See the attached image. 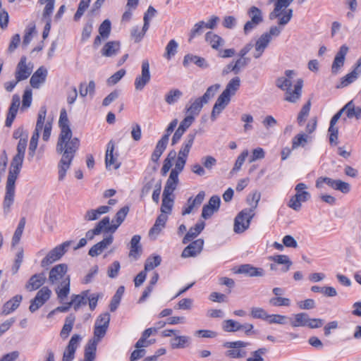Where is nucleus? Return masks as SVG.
<instances>
[{
    "instance_id": "nucleus-6",
    "label": "nucleus",
    "mask_w": 361,
    "mask_h": 361,
    "mask_svg": "<svg viewBox=\"0 0 361 361\" xmlns=\"http://www.w3.org/2000/svg\"><path fill=\"white\" fill-rule=\"evenodd\" d=\"M99 298V295L97 293L90 295L89 290H83L79 294H73L70 302H63V306L56 307L49 313L48 317H51L55 312H67L71 307H73L74 310L77 311L81 307L86 305L87 302L90 310L94 311L97 307Z\"/></svg>"
},
{
    "instance_id": "nucleus-34",
    "label": "nucleus",
    "mask_w": 361,
    "mask_h": 361,
    "mask_svg": "<svg viewBox=\"0 0 361 361\" xmlns=\"http://www.w3.org/2000/svg\"><path fill=\"white\" fill-rule=\"evenodd\" d=\"M140 236L135 235L130 240L129 257L137 259L142 253V247L140 244Z\"/></svg>"
},
{
    "instance_id": "nucleus-12",
    "label": "nucleus",
    "mask_w": 361,
    "mask_h": 361,
    "mask_svg": "<svg viewBox=\"0 0 361 361\" xmlns=\"http://www.w3.org/2000/svg\"><path fill=\"white\" fill-rule=\"evenodd\" d=\"M249 345L250 343L243 341L226 342L224 343V347L228 350H226V355L233 359L245 357L247 355V351L245 348Z\"/></svg>"
},
{
    "instance_id": "nucleus-19",
    "label": "nucleus",
    "mask_w": 361,
    "mask_h": 361,
    "mask_svg": "<svg viewBox=\"0 0 361 361\" xmlns=\"http://www.w3.org/2000/svg\"><path fill=\"white\" fill-rule=\"evenodd\" d=\"M221 200L219 196L211 197L207 204H204L202 211V217L204 219L210 218L216 212L220 207Z\"/></svg>"
},
{
    "instance_id": "nucleus-25",
    "label": "nucleus",
    "mask_w": 361,
    "mask_h": 361,
    "mask_svg": "<svg viewBox=\"0 0 361 361\" xmlns=\"http://www.w3.org/2000/svg\"><path fill=\"white\" fill-rule=\"evenodd\" d=\"M129 212V207L124 206L120 209L116 214L114 219L112 221V224L110 226H106V231L111 232H115L118 227L123 222L128 213Z\"/></svg>"
},
{
    "instance_id": "nucleus-20",
    "label": "nucleus",
    "mask_w": 361,
    "mask_h": 361,
    "mask_svg": "<svg viewBox=\"0 0 361 361\" xmlns=\"http://www.w3.org/2000/svg\"><path fill=\"white\" fill-rule=\"evenodd\" d=\"M205 193L200 191L195 197H190L185 205L183 207L182 214L187 215L190 214L195 208L198 207L204 201Z\"/></svg>"
},
{
    "instance_id": "nucleus-29",
    "label": "nucleus",
    "mask_w": 361,
    "mask_h": 361,
    "mask_svg": "<svg viewBox=\"0 0 361 361\" xmlns=\"http://www.w3.org/2000/svg\"><path fill=\"white\" fill-rule=\"evenodd\" d=\"M23 297L21 295H16L7 301L2 307L1 314L8 315L15 311L20 305Z\"/></svg>"
},
{
    "instance_id": "nucleus-55",
    "label": "nucleus",
    "mask_w": 361,
    "mask_h": 361,
    "mask_svg": "<svg viewBox=\"0 0 361 361\" xmlns=\"http://www.w3.org/2000/svg\"><path fill=\"white\" fill-rule=\"evenodd\" d=\"M183 95V92L178 89L171 90L165 95V101L169 104H173L176 102Z\"/></svg>"
},
{
    "instance_id": "nucleus-13",
    "label": "nucleus",
    "mask_w": 361,
    "mask_h": 361,
    "mask_svg": "<svg viewBox=\"0 0 361 361\" xmlns=\"http://www.w3.org/2000/svg\"><path fill=\"white\" fill-rule=\"evenodd\" d=\"M115 142L110 140L106 145L105 153V165L107 170H116L121 167V162L119 160V155L115 151Z\"/></svg>"
},
{
    "instance_id": "nucleus-51",
    "label": "nucleus",
    "mask_w": 361,
    "mask_h": 361,
    "mask_svg": "<svg viewBox=\"0 0 361 361\" xmlns=\"http://www.w3.org/2000/svg\"><path fill=\"white\" fill-rule=\"evenodd\" d=\"M240 85V80L239 77H235L229 81L224 91L231 97L235 94L237 90L239 89Z\"/></svg>"
},
{
    "instance_id": "nucleus-27",
    "label": "nucleus",
    "mask_w": 361,
    "mask_h": 361,
    "mask_svg": "<svg viewBox=\"0 0 361 361\" xmlns=\"http://www.w3.org/2000/svg\"><path fill=\"white\" fill-rule=\"evenodd\" d=\"M114 238L112 235H109L108 237L104 238L100 242L94 245L89 250V255L92 257H95L101 254L104 250H105L109 245H110L113 242Z\"/></svg>"
},
{
    "instance_id": "nucleus-61",
    "label": "nucleus",
    "mask_w": 361,
    "mask_h": 361,
    "mask_svg": "<svg viewBox=\"0 0 361 361\" xmlns=\"http://www.w3.org/2000/svg\"><path fill=\"white\" fill-rule=\"evenodd\" d=\"M271 259L277 264H285L286 267L283 269V271H288L292 264V262L286 255H278L271 257Z\"/></svg>"
},
{
    "instance_id": "nucleus-7",
    "label": "nucleus",
    "mask_w": 361,
    "mask_h": 361,
    "mask_svg": "<svg viewBox=\"0 0 361 361\" xmlns=\"http://www.w3.org/2000/svg\"><path fill=\"white\" fill-rule=\"evenodd\" d=\"M195 136V133H189L187 135L180 150L178 151L177 158L176 159L175 167L171 169L169 175L178 177L179 174L183 171L188 157L194 144Z\"/></svg>"
},
{
    "instance_id": "nucleus-42",
    "label": "nucleus",
    "mask_w": 361,
    "mask_h": 361,
    "mask_svg": "<svg viewBox=\"0 0 361 361\" xmlns=\"http://www.w3.org/2000/svg\"><path fill=\"white\" fill-rule=\"evenodd\" d=\"M271 39L269 35L264 33L260 36L255 44L256 53L255 54V58H259L264 52L266 47L268 46Z\"/></svg>"
},
{
    "instance_id": "nucleus-39",
    "label": "nucleus",
    "mask_w": 361,
    "mask_h": 361,
    "mask_svg": "<svg viewBox=\"0 0 361 361\" xmlns=\"http://www.w3.org/2000/svg\"><path fill=\"white\" fill-rule=\"evenodd\" d=\"M249 61L250 59L248 58L240 57L235 62H231L227 65L226 71L227 73L233 72L237 74L248 64Z\"/></svg>"
},
{
    "instance_id": "nucleus-47",
    "label": "nucleus",
    "mask_w": 361,
    "mask_h": 361,
    "mask_svg": "<svg viewBox=\"0 0 361 361\" xmlns=\"http://www.w3.org/2000/svg\"><path fill=\"white\" fill-rule=\"evenodd\" d=\"M143 20H144V25H143L141 32H139L138 35H136V31H137V27L133 28L131 32V35L134 38L135 42H140L142 39V38L144 37V35H145V32H147V30L149 27V18L148 17L147 13H145Z\"/></svg>"
},
{
    "instance_id": "nucleus-64",
    "label": "nucleus",
    "mask_w": 361,
    "mask_h": 361,
    "mask_svg": "<svg viewBox=\"0 0 361 361\" xmlns=\"http://www.w3.org/2000/svg\"><path fill=\"white\" fill-rule=\"evenodd\" d=\"M268 352L266 348H260L251 353V356L247 359V361H264L263 355Z\"/></svg>"
},
{
    "instance_id": "nucleus-1",
    "label": "nucleus",
    "mask_w": 361,
    "mask_h": 361,
    "mask_svg": "<svg viewBox=\"0 0 361 361\" xmlns=\"http://www.w3.org/2000/svg\"><path fill=\"white\" fill-rule=\"evenodd\" d=\"M58 124L60 133L56 144V152L61 154L58 164L59 179L61 180L65 178L66 172L71 165L80 147V141L76 137H73L70 121L65 109L61 110Z\"/></svg>"
},
{
    "instance_id": "nucleus-35",
    "label": "nucleus",
    "mask_w": 361,
    "mask_h": 361,
    "mask_svg": "<svg viewBox=\"0 0 361 361\" xmlns=\"http://www.w3.org/2000/svg\"><path fill=\"white\" fill-rule=\"evenodd\" d=\"M177 158V153L175 150H171L166 157L164 159L163 161V165L161 169V174L163 176L167 175L170 169L173 165V163H176V159Z\"/></svg>"
},
{
    "instance_id": "nucleus-43",
    "label": "nucleus",
    "mask_w": 361,
    "mask_h": 361,
    "mask_svg": "<svg viewBox=\"0 0 361 361\" xmlns=\"http://www.w3.org/2000/svg\"><path fill=\"white\" fill-rule=\"evenodd\" d=\"M120 44L118 42H108L103 47L101 53L102 55L106 57L112 56L119 51Z\"/></svg>"
},
{
    "instance_id": "nucleus-30",
    "label": "nucleus",
    "mask_w": 361,
    "mask_h": 361,
    "mask_svg": "<svg viewBox=\"0 0 361 361\" xmlns=\"http://www.w3.org/2000/svg\"><path fill=\"white\" fill-rule=\"evenodd\" d=\"M205 223L202 221L197 222L194 226L191 227L183 238V243L186 244L192 241L204 230Z\"/></svg>"
},
{
    "instance_id": "nucleus-45",
    "label": "nucleus",
    "mask_w": 361,
    "mask_h": 361,
    "mask_svg": "<svg viewBox=\"0 0 361 361\" xmlns=\"http://www.w3.org/2000/svg\"><path fill=\"white\" fill-rule=\"evenodd\" d=\"M205 104L201 97L197 98L189 106L186 107V114L188 115H192L195 118Z\"/></svg>"
},
{
    "instance_id": "nucleus-46",
    "label": "nucleus",
    "mask_w": 361,
    "mask_h": 361,
    "mask_svg": "<svg viewBox=\"0 0 361 361\" xmlns=\"http://www.w3.org/2000/svg\"><path fill=\"white\" fill-rule=\"evenodd\" d=\"M192 63L196 64L200 68H205L207 66L206 61L204 58L192 54L185 55L183 62V66H188L190 63Z\"/></svg>"
},
{
    "instance_id": "nucleus-26",
    "label": "nucleus",
    "mask_w": 361,
    "mask_h": 361,
    "mask_svg": "<svg viewBox=\"0 0 361 361\" xmlns=\"http://www.w3.org/2000/svg\"><path fill=\"white\" fill-rule=\"evenodd\" d=\"M341 116V111H338L336 114L334 115L330 121L328 132L329 135V142L331 145H336L338 144V129L336 126V124L340 119Z\"/></svg>"
},
{
    "instance_id": "nucleus-4",
    "label": "nucleus",
    "mask_w": 361,
    "mask_h": 361,
    "mask_svg": "<svg viewBox=\"0 0 361 361\" xmlns=\"http://www.w3.org/2000/svg\"><path fill=\"white\" fill-rule=\"evenodd\" d=\"M111 316L109 312L101 313L95 320L93 337L90 339L85 347L84 361H94L98 343L105 336L110 323Z\"/></svg>"
},
{
    "instance_id": "nucleus-8",
    "label": "nucleus",
    "mask_w": 361,
    "mask_h": 361,
    "mask_svg": "<svg viewBox=\"0 0 361 361\" xmlns=\"http://www.w3.org/2000/svg\"><path fill=\"white\" fill-rule=\"evenodd\" d=\"M178 177L169 175L163 192L162 203L161 212L165 214H171L173 206V198L172 197L173 192L178 184Z\"/></svg>"
},
{
    "instance_id": "nucleus-56",
    "label": "nucleus",
    "mask_w": 361,
    "mask_h": 361,
    "mask_svg": "<svg viewBox=\"0 0 361 361\" xmlns=\"http://www.w3.org/2000/svg\"><path fill=\"white\" fill-rule=\"evenodd\" d=\"M35 34V25L33 23H30L25 30V35L23 41V45L27 46L31 42L33 35Z\"/></svg>"
},
{
    "instance_id": "nucleus-59",
    "label": "nucleus",
    "mask_w": 361,
    "mask_h": 361,
    "mask_svg": "<svg viewBox=\"0 0 361 361\" xmlns=\"http://www.w3.org/2000/svg\"><path fill=\"white\" fill-rule=\"evenodd\" d=\"M336 180H334L329 177H319L316 180L315 186L317 188H323L324 185L326 184L332 189L335 190Z\"/></svg>"
},
{
    "instance_id": "nucleus-3",
    "label": "nucleus",
    "mask_w": 361,
    "mask_h": 361,
    "mask_svg": "<svg viewBox=\"0 0 361 361\" xmlns=\"http://www.w3.org/2000/svg\"><path fill=\"white\" fill-rule=\"evenodd\" d=\"M295 75L294 71L287 70L285 72V75L279 78L276 81V86L284 92L283 99L293 104L300 101L304 85L302 78L294 79Z\"/></svg>"
},
{
    "instance_id": "nucleus-58",
    "label": "nucleus",
    "mask_w": 361,
    "mask_h": 361,
    "mask_svg": "<svg viewBox=\"0 0 361 361\" xmlns=\"http://www.w3.org/2000/svg\"><path fill=\"white\" fill-rule=\"evenodd\" d=\"M269 304L274 307H289L291 304L290 300L281 296L274 297L269 300Z\"/></svg>"
},
{
    "instance_id": "nucleus-2",
    "label": "nucleus",
    "mask_w": 361,
    "mask_h": 361,
    "mask_svg": "<svg viewBox=\"0 0 361 361\" xmlns=\"http://www.w3.org/2000/svg\"><path fill=\"white\" fill-rule=\"evenodd\" d=\"M49 281L61 303L67 300L71 291V278L68 274L66 264L55 265L49 273Z\"/></svg>"
},
{
    "instance_id": "nucleus-28",
    "label": "nucleus",
    "mask_w": 361,
    "mask_h": 361,
    "mask_svg": "<svg viewBox=\"0 0 361 361\" xmlns=\"http://www.w3.org/2000/svg\"><path fill=\"white\" fill-rule=\"evenodd\" d=\"M231 101V96L224 91L216 99L212 112V115L219 114Z\"/></svg>"
},
{
    "instance_id": "nucleus-44",
    "label": "nucleus",
    "mask_w": 361,
    "mask_h": 361,
    "mask_svg": "<svg viewBox=\"0 0 361 361\" xmlns=\"http://www.w3.org/2000/svg\"><path fill=\"white\" fill-rule=\"evenodd\" d=\"M168 143L169 142L161 139L158 140L155 149L151 155V160L152 162L158 163L161 156L166 149Z\"/></svg>"
},
{
    "instance_id": "nucleus-31",
    "label": "nucleus",
    "mask_w": 361,
    "mask_h": 361,
    "mask_svg": "<svg viewBox=\"0 0 361 361\" xmlns=\"http://www.w3.org/2000/svg\"><path fill=\"white\" fill-rule=\"evenodd\" d=\"M45 283V277L43 273L34 274L25 284V289L33 291L39 288Z\"/></svg>"
},
{
    "instance_id": "nucleus-9",
    "label": "nucleus",
    "mask_w": 361,
    "mask_h": 361,
    "mask_svg": "<svg viewBox=\"0 0 361 361\" xmlns=\"http://www.w3.org/2000/svg\"><path fill=\"white\" fill-rule=\"evenodd\" d=\"M307 185L304 183H299L295 187V194L290 197L287 205L289 208L300 211L302 204L311 198V195L307 190Z\"/></svg>"
},
{
    "instance_id": "nucleus-5",
    "label": "nucleus",
    "mask_w": 361,
    "mask_h": 361,
    "mask_svg": "<svg viewBox=\"0 0 361 361\" xmlns=\"http://www.w3.org/2000/svg\"><path fill=\"white\" fill-rule=\"evenodd\" d=\"M24 157L15 155L11 164V169L8 172L6 194L4 200V209L5 212L10 210V207L13 203L15 196V183L20 172Z\"/></svg>"
},
{
    "instance_id": "nucleus-49",
    "label": "nucleus",
    "mask_w": 361,
    "mask_h": 361,
    "mask_svg": "<svg viewBox=\"0 0 361 361\" xmlns=\"http://www.w3.org/2000/svg\"><path fill=\"white\" fill-rule=\"evenodd\" d=\"M190 338L187 336H176L171 341L173 349L184 348L189 345Z\"/></svg>"
},
{
    "instance_id": "nucleus-10",
    "label": "nucleus",
    "mask_w": 361,
    "mask_h": 361,
    "mask_svg": "<svg viewBox=\"0 0 361 361\" xmlns=\"http://www.w3.org/2000/svg\"><path fill=\"white\" fill-rule=\"evenodd\" d=\"M293 0H277L275 3V7L273 13L271 14L270 18H279V24L281 25H286L291 19L293 16V10L288 9L285 12L281 13L282 8H287Z\"/></svg>"
},
{
    "instance_id": "nucleus-52",
    "label": "nucleus",
    "mask_w": 361,
    "mask_h": 361,
    "mask_svg": "<svg viewBox=\"0 0 361 361\" xmlns=\"http://www.w3.org/2000/svg\"><path fill=\"white\" fill-rule=\"evenodd\" d=\"M311 108V100L309 99L302 107L297 118L298 123L300 126H302L306 118L308 116Z\"/></svg>"
},
{
    "instance_id": "nucleus-36",
    "label": "nucleus",
    "mask_w": 361,
    "mask_h": 361,
    "mask_svg": "<svg viewBox=\"0 0 361 361\" xmlns=\"http://www.w3.org/2000/svg\"><path fill=\"white\" fill-rule=\"evenodd\" d=\"M110 207L109 206H100L96 209H90L87 211L85 214L84 219L87 221H94L104 214L109 212Z\"/></svg>"
},
{
    "instance_id": "nucleus-15",
    "label": "nucleus",
    "mask_w": 361,
    "mask_h": 361,
    "mask_svg": "<svg viewBox=\"0 0 361 361\" xmlns=\"http://www.w3.org/2000/svg\"><path fill=\"white\" fill-rule=\"evenodd\" d=\"M151 75L149 71V63L147 60H144L141 66V74L135 79V88L137 90H142L150 81Z\"/></svg>"
},
{
    "instance_id": "nucleus-38",
    "label": "nucleus",
    "mask_w": 361,
    "mask_h": 361,
    "mask_svg": "<svg viewBox=\"0 0 361 361\" xmlns=\"http://www.w3.org/2000/svg\"><path fill=\"white\" fill-rule=\"evenodd\" d=\"M109 224V217L106 216L103 218L100 221L97 223V224L93 229L89 230L86 233V238L88 240L93 239L95 235L100 234L104 228H106V226Z\"/></svg>"
},
{
    "instance_id": "nucleus-60",
    "label": "nucleus",
    "mask_w": 361,
    "mask_h": 361,
    "mask_svg": "<svg viewBox=\"0 0 361 361\" xmlns=\"http://www.w3.org/2000/svg\"><path fill=\"white\" fill-rule=\"evenodd\" d=\"M124 293V287L120 286L117 290L115 295H114L112 300L110 304V310L111 311L114 312L117 308L118 304L120 303L121 297Z\"/></svg>"
},
{
    "instance_id": "nucleus-57",
    "label": "nucleus",
    "mask_w": 361,
    "mask_h": 361,
    "mask_svg": "<svg viewBox=\"0 0 361 361\" xmlns=\"http://www.w3.org/2000/svg\"><path fill=\"white\" fill-rule=\"evenodd\" d=\"M161 257L159 255L148 257L145 264V270L147 272L153 270L161 263Z\"/></svg>"
},
{
    "instance_id": "nucleus-53",
    "label": "nucleus",
    "mask_w": 361,
    "mask_h": 361,
    "mask_svg": "<svg viewBox=\"0 0 361 361\" xmlns=\"http://www.w3.org/2000/svg\"><path fill=\"white\" fill-rule=\"evenodd\" d=\"M44 71L43 67H40L37 71L32 75L30 78V85L33 88H38L39 85L44 80Z\"/></svg>"
},
{
    "instance_id": "nucleus-48",
    "label": "nucleus",
    "mask_w": 361,
    "mask_h": 361,
    "mask_svg": "<svg viewBox=\"0 0 361 361\" xmlns=\"http://www.w3.org/2000/svg\"><path fill=\"white\" fill-rule=\"evenodd\" d=\"M75 317L73 314L66 318L65 323L61 331L60 335L63 338H67L73 329L75 323Z\"/></svg>"
},
{
    "instance_id": "nucleus-14",
    "label": "nucleus",
    "mask_w": 361,
    "mask_h": 361,
    "mask_svg": "<svg viewBox=\"0 0 361 361\" xmlns=\"http://www.w3.org/2000/svg\"><path fill=\"white\" fill-rule=\"evenodd\" d=\"M40 134L42 135V138L45 140V127H44V118L41 114L38 116L35 129L32 133L30 142L28 154L31 157H33L35 155Z\"/></svg>"
},
{
    "instance_id": "nucleus-23",
    "label": "nucleus",
    "mask_w": 361,
    "mask_h": 361,
    "mask_svg": "<svg viewBox=\"0 0 361 361\" xmlns=\"http://www.w3.org/2000/svg\"><path fill=\"white\" fill-rule=\"evenodd\" d=\"M111 26L109 20H104L99 27V35L94 38L93 45L94 47H99L102 43V39H106L111 33Z\"/></svg>"
},
{
    "instance_id": "nucleus-21",
    "label": "nucleus",
    "mask_w": 361,
    "mask_h": 361,
    "mask_svg": "<svg viewBox=\"0 0 361 361\" xmlns=\"http://www.w3.org/2000/svg\"><path fill=\"white\" fill-rule=\"evenodd\" d=\"M81 338L78 334H74L63 353V361H72L75 357V350L79 345Z\"/></svg>"
},
{
    "instance_id": "nucleus-18",
    "label": "nucleus",
    "mask_w": 361,
    "mask_h": 361,
    "mask_svg": "<svg viewBox=\"0 0 361 361\" xmlns=\"http://www.w3.org/2000/svg\"><path fill=\"white\" fill-rule=\"evenodd\" d=\"M232 270L234 274H245L250 277L262 276L264 272L262 268L255 267L250 264H241Z\"/></svg>"
},
{
    "instance_id": "nucleus-63",
    "label": "nucleus",
    "mask_w": 361,
    "mask_h": 361,
    "mask_svg": "<svg viewBox=\"0 0 361 361\" xmlns=\"http://www.w3.org/2000/svg\"><path fill=\"white\" fill-rule=\"evenodd\" d=\"M177 48V42L174 39H171L166 47L165 58L169 60L171 59L176 54Z\"/></svg>"
},
{
    "instance_id": "nucleus-62",
    "label": "nucleus",
    "mask_w": 361,
    "mask_h": 361,
    "mask_svg": "<svg viewBox=\"0 0 361 361\" xmlns=\"http://www.w3.org/2000/svg\"><path fill=\"white\" fill-rule=\"evenodd\" d=\"M248 15L251 18V20L255 22L257 24H259L263 20V17L262 14V11L256 6H252L249 11Z\"/></svg>"
},
{
    "instance_id": "nucleus-33",
    "label": "nucleus",
    "mask_w": 361,
    "mask_h": 361,
    "mask_svg": "<svg viewBox=\"0 0 361 361\" xmlns=\"http://www.w3.org/2000/svg\"><path fill=\"white\" fill-rule=\"evenodd\" d=\"M338 111H345L346 116L348 118H355L359 120L361 118V107L355 106L353 101L347 103L341 109Z\"/></svg>"
},
{
    "instance_id": "nucleus-16",
    "label": "nucleus",
    "mask_w": 361,
    "mask_h": 361,
    "mask_svg": "<svg viewBox=\"0 0 361 361\" xmlns=\"http://www.w3.org/2000/svg\"><path fill=\"white\" fill-rule=\"evenodd\" d=\"M204 243V240L202 238L192 240L183 249L181 257L190 258L197 257L203 250Z\"/></svg>"
},
{
    "instance_id": "nucleus-54",
    "label": "nucleus",
    "mask_w": 361,
    "mask_h": 361,
    "mask_svg": "<svg viewBox=\"0 0 361 361\" xmlns=\"http://www.w3.org/2000/svg\"><path fill=\"white\" fill-rule=\"evenodd\" d=\"M223 329L226 332H235L242 329L241 324L233 319H226L223 323Z\"/></svg>"
},
{
    "instance_id": "nucleus-24",
    "label": "nucleus",
    "mask_w": 361,
    "mask_h": 361,
    "mask_svg": "<svg viewBox=\"0 0 361 361\" xmlns=\"http://www.w3.org/2000/svg\"><path fill=\"white\" fill-rule=\"evenodd\" d=\"M348 51V47L343 44L336 54L331 66V71L334 74H337L341 67L344 65L345 58Z\"/></svg>"
},
{
    "instance_id": "nucleus-11",
    "label": "nucleus",
    "mask_w": 361,
    "mask_h": 361,
    "mask_svg": "<svg viewBox=\"0 0 361 361\" xmlns=\"http://www.w3.org/2000/svg\"><path fill=\"white\" fill-rule=\"evenodd\" d=\"M255 216L252 209H245L240 212L234 219L233 231L236 233L245 232L250 226Z\"/></svg>"
},
{
    "instance_id": "nucleus-50",
    "label": "nucleus",
    "mask_w": 361,
    "mask_h": 361,
    "mask_svg": "<svg viewBox=\"0 0 361 361\" xmlns=\"http://www.w3.org/2000/svg\"><path fill=\"white\" fill-rule=\"evenodd\" d=\"M159 280V274L157 272H154L152 276L150 279L149 285L146 287L145 290L142 293V296L140 297L139 302H143L146 300V298L151 294L153 290L154 286L157 283Z\"/></svg>"
},
{
    "instance_id": "nucleus-22",
    "label": "nucleus",
    "mask_w": 361,
    "mask_h": 361,
    "mask_svg": "<svg viewBox=\"0 0 361 361\" xmlns=\"http://www.w3.org/2000/svg\"><path fill=\"white\" fill-rule=\"evenodd\" d=\"M32 67L27 65V59L25 56H22L16 68V79L17 81H21L27 79L31 74Z\"/></svg>"
},
{
    "instance_id": "nucleus-37",
    "label": "nucleus",
    "mask_w": 361,
    "mask_h": 361,
    "mask_svg": "<svg viewBox=\"0 0 361 361\" xmlns=\"http://www.w3.org/2000/svg\"><path fill=\"white\" fill-rule=\"evenodd\" d=\"M45 302V288H41L37 293L35 298L30 302L29 310L31 312L37 311Z\"/></svg>"
},
{
    "instance_id": "nucleus-41",
    "label": "nucleus",
    "mask_w": 361,
    "mask_h": 361,
    "mask_svg": "<svg viewBox=\"0 0 361 361\" xmlns=\"http://www.w3.org/2000/svg\"><path fill=\"white\" fill-rule=\"evenodd\" d=\"M361 73V69L355 68L349 73L341 78L340 83L337 85V88H343L353 82Z\"/></svg>"
},
{
    "instance_id": "nucleus-40",
    "label": "nucleus",
    "mask_w": 361,
    "mask_h": 361,
    "mask_svg": "<svg viewBox=\"0 0 361 361\" xmlns=\"http://www.w3.org/2000/svg\"><path fill=\"white\" fill-rule=\"evenodd\" d=\"M308 314L306 312H300L293 315L290 318V324L292 327L307 326L308 322Z\"/></svg>"
},
{
    "instance_id": "nucleus-17",
    "label": "nucleus",
    "mask_w": 361,
    "mask_h": 361,
    "mask_svg": "<svg viewBox=\"0 0 361 361\" xmlns=\"http://www.w3.org/2000/svg\"><path fill=\"white\" fill-rule=\"evenodd\" d=\"M71 240L65 241L56 246L47 254V262L54 263L59 260L67 252L71 244Z\"/></svg>"
},
{
    "instance_id": "nucleus-32",
    "label": "nucleus",
    "mask_w": 361,
    "mask_h": 361,
    "mask_svg": "<svg viewBox=\"0 0 361 361\" xmlns=\"http://www.w3.org/2000/svg\"><path fill=\"white\" fill-rule=\"evenodd\" d=\"M205 41L215 50H219L225 43L224 39L221 36L212 31L206 33Z\"/></svg>"
}]
</instances>
